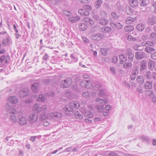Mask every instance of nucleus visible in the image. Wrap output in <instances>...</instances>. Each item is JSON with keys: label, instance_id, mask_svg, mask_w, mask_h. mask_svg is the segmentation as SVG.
Returning <instances> with one entry per match:
<instances>
[{"label": "nucleus", "instance_id": "8", "mask_svg": "<svg viewBox=\"0 0 156 156\" xmlns=\"http://www.w3.org/2000/svg\"><path fill=\"white\" fill-rule=\"evenodd\" d=\"M17 122L20 125H24L27 123V119L24 115H20L18 117Z\"/></svg>", "mask_w": 156, "mask_h": 156}, {"label": "nucleus", "instance_id": "13", "mask_svg": "<svg viewBox=\"0 0 156 156\" xmlns=\"http://www.w3.org/2000/svg\"><path fill=\"white\" fill-rule=\"evenodd\" d=\"M11 116L10 118L11 121L13 122H16L17 121L16 117L14 115L16 114V110L14 109H11L10 111Z\"/></svg>", "mask_w": 156, "mask_h": 156}, {"label": "nucleus", "instance_id": "45", "mask_svg": "<svg viewBox=\"0 0 156 156\" xmlns=\"http://www.w3.org/2000/svg\"><path fill=\"white\" fill-rule=\"evenodd\" d=\"M127 38L129 41H134L136 40V38L133 37L130 35H128V36H127Z\"/></svg>", "mask_w": 156, "mask_h": 156}, {"label": "nucleus", "instance_id": "50", "mask_svg": "<svg viewBox=\"0 0 156 156\" xmlns=\"http://www.w3.org/2000/svg\"><path fill=\"white\" fill-rule=\"evenodd\" d=\"M140 138L143 141L146 142H148L149 140V138L148 137L145 136H141L140 137Z\"/></svg>", "mask_w": 156, "mask_h": 156}, {"label": "nucleus", "instance_id": "16", "mask_svg": "<svg viewBox=\"0 0 156 156\" xmlns=\"http://www.w3.org/2000/svg\"><path fill=\"white\" fill-rule=\"evenodd\" d=\"M136 15H131L129 17L126 21V24H130L132 23L134 20H136Z\"/></svg>", "mask_w": 156, "mask_h": 156}, {"label": "nucleus", "instance_id": "37", "mask_svg": "<svg viewBox=\"0 0 156 156\" xmlns=\"http://www.w3.org/2000/svg\"><path fill=\"white\" fill-rule=\"evenodd\" d=\"M144 76L147 77L148 79H151L152 78V76L151 74V72L150 71H146Z\"/></svg>", "mask_w": 156, "mask_h": 156}, {"label": "nucleus", "instance_id": "57", "mask_svg": "<svg viewBox=\"0 0 156 156\" xmlns=\"http://www.w3.org/2000/svg\"><path fill=\"white\" fill-rule=\"evenodd\" d=\"M136 90L137 92L140 93V94H142L143 88L140 86H138L136 88Z\"/></svg>", "mask_w": 156, "mask_h": 156}, {"label": "nucleus", "instance_id": "10", "mask_svg": "<svg viewBox=\"0 0 156 156\" xmlns=\"http://www.w3.org/2000/svg\"><path fill=\"white\" fill-rule=\"evenodd\" d=\"M146 56V54L143 51L136 52L135 53V57L138 60H141Z\"/></svg>", "mask_w": 156, "mask_h": 156}, {"label": "nucleus", "instance_id": "40", "mask_svg": "<svg viewBox=\"0 0 156 156\" xmlns=\"http://www.w3.org/2000/svg\"><path fill=\"white\" fill-rule=\"evenodd\" d=\"M148 65L149 69H152V67H154L155 63L152 60H150L149 62L148 63Z\"/></svg>", "mask_w": 156, "mask_h": 156}, {"label": "nucleus", "instance_id": "62", "mask_svg": "<svg viewBox=\"0 0 156 156\" xmlns=\"http://www.w3.org/2000/svg\"><path fill=\"white\" fill-rule=\"evenodd\" d=\"M48 108V107H47V106L46 105H44L42 107V110L43 112L44 113H45L47 112V109Z\"/></svg>", "mask_w": 156, "mask_h": 156}, {"label": "nucleus", "instance_id": "49", "mask_svg": "<svg viewBox=\"0 0 156 156\" xmlns=\"http://www.w3.org/2000/svg\"><path fill=\"white\" fill-rule=\"evenodd\" d=\"M146 94L147 95L153 96L154 94L153 92L151 90H147L146 91Z\"/></svg>", "mask_w": 156, "mask_h": 156}, {"label": "nucleus", "instance_id": "56", "mask_svg": "<svg viewBox=\"0 0 156 156\" xmlns=\"http://www.w3.org/2000/svg\"><path fill=\"white\" fill-rule=\"evenodd\" d=\"M72 94V93L69 90H67L66 91V95L69 98H71Z\"/></svg>", "mask_w": 156, "mask_h": 156}, {"label": "nucleus", "instance_id": "24", "mask_svg": "<svg viewBox=\"0 0 156 156\" xmlns=\"http://www.w3.org/2000/svg\"><path fill=\"white\" fill-rule=\"evenodd\" d=\"M152 85V82L149 81H147L144 85V87L146 89H150L151 88Z\"/></svg>", "mask_w": 156, "mask_h": 156}, {"label": "nucleus", "instance_id": "31", "mask_svg": "<svg viewBox=\"0 0 156 156\" xmlns=\"http://www.w3.org/2000/svg\"><path fill=\"white\" fill-rule=\"evenodd\" d=\"M136 80L140 84H143L144 83L143 78L140 76H138L137 77Z\"/></svg>", "mask_w": 156, "mask_h": 156}, {"label": "nucleus", "instance_id": "20", "mask_svg": "<svg viewBox=\"0 0 156 156\" xmlns=\"http://www.w3.org/2000/svg\"><path fill=\"white\" fill-rule=\"evenodd\" d=\"M39 83H35L32 85L31 87V90L34 92L37 93L38 90Z\"/></svg>", "mask_w": 156, "mask_h": 156}, {"label": "nucleus", "instance_id": "29", "mask_svg": "<svg viewBox=\"0 0 156 156\" xmlns=\"http://www.w3.org/2000/svg\"><path fill=\"white\" fill-rule=\"evenodd\" d=\"M137 29L139 31H142L145 29L144 25L143 24H139L136 26Z\"/></svg>", "mask_w": 156, "mask_h": 156}, {"label": "nucleus", "instance_id": "7", "mask_svg": "<svg viewBox=\"0 0 156 156\" xmlns=\"http://www.w3.org/2000/svg\"><path fill=\"white\" fill-rule=\"evenodd\" d=\"M126 53L128 57V60L130 62L133 61L134 55L132 50L129 48H128L126 49Z\"/></svg>", "mask_w": 156, "mask_h": 156}, {"label": "nucleus", "instance_id": "12", "mask_svg": "<svg viewBox=\"0 0 156 156\" xmlns=\"http://www.w3.org/2000/svg\"><path fill=\"white\" fill-rule=\"evenodd\" d=\"M97 104L98 106H104L107 102L105 99H103L100 98H97L96 99Z\"/></svg>", "mask_w": 156, "mask_h": 156}, {"label": "nucleus", "instance_id": "59", "mask_svg": "<svg viewBox=\"0 0 156 156\" xmlns=\"http://www.w3.org/2000/svg\"><path fill=\"white\" fill-rule=\"evenodd\" d=\"M140 45L137 44H136L133 47V49L135 50H140L138 48L140 47Z\"/></svg>", "mask_w": 156, "mask_h": 156}, {"label": "nucleus", "instance_id": "6", "mask_svg": "<svg viewBox=\"0 0 156 156\" xmlns=\"http://www.w3.org/2000/svg\"><path fill=\"white\" fill-rule=\"evenodd\" d=\"M38 117L37 114L33 113L29 115L28 120L31 123H34L37 121Z\"/></svg>", "mask_w": 156, "mask_h": 156}, {"label": "nucleus", "instance_id": "18", "mask_svg": "<svg viewBox=\"0 0 156 156\" xmlns=\"http://www.w3.org/2000/svg\"><path fill=\"white\" fill-rule=\"evenodd\" d=\"M140 71H142L145 70L147 67V63L144 60H142L140 64Z\"/></svg>", "mask_w": 156, "mask_h": 156}, {"label": "nucleus", "instance_id": "35", "mask_svg": "<svg viewBox=\"0 0 156 156\" xmlns=\"http://www.w3.org/2000/svg\"><path fill=\"white\" fill-rule=\"evenodd\" d=\"M5 60V63H7L8 61L7 59H5V55H3L0 58V67H2V64Z\"/></svg>", "mask_w": 156, "mask_h": 156}, {"label": "nucleus", "instance_id": "44", "mask_svg": "<svg viewBox=\"0 0 156 156\" xmlns=\"http://www.w3.org/2000/svg\"><path fill=\"white\" fill-rule=\"evenodd\" d=\"M45 99V98L43 95H40L37 99V100L38 101H43Z\"/></svg>", "mask_w": 156, "mask_h": 156}, {"label": "nucleus", "instance_id": "15", "mask_svg": "<svg viewBox=\"0 0 156 156\" xmlns=\"http://www.w3.org/2000/svg\"><path fill=\"white\" fill-rule=\"evenodd\" d=\"M8 101L12 104H16L18 102L17 98L15 96H10L8 98Z\"/></svg>", "mask_w": 156, "mask_h": 156}, {"label": "nucleus", "instance_id": "14", "mask_svg": "<svg viewBox=\"0 0 156 156\" xmlns=\"http://www.w3.org/2000/svg\"><path fill=\"white\" fill-rule=\"evenodd\" d=\"M61 117L62 115L60 113L57 112L50 113L48 115V118L49 119L55 118H59Z\"/></svg>", "mask_w": 156, "mask_h": 156}, {"label": "nucleus", "instance_id": "54", "mask_svg": "<svg viewBox=\"0 0 156 156\" xmlns=\"http://www.w3.org/2000/svg\"><path fill=\"white\" fill-rule=\"evenodd\" d=\"M40 118L41 120H44L46 118H48V115L46 116L45 113H44L43 114H41L40 116Z\"/></svg>", "mask_w": 156, "mask_h": 156}, {"label": "nucleus", "instance_id": "42", "mask_svg": "<svg viewBox=\"0 0 156 156\" xmlns=\"http://www.w3.org/2000/svg\"><path fill=\"white\" fill-rule=\"evenodd\" d=\"M132 66V63L130 62H126L123 65V66L124 68L126 69Z\"/></svg>", "mask_w": 156, "mask_h": 156}, {"label": "nucleus", "instance_id": "53", "mask_svg": "<svg viewBox=\"0 0 156 156\" xmlns=\"http://www.w3.org/2000/svg\"><path fill=\"white\" fill-rule=\"evenodd\" d=\"M62 12L63 14L68 16H70L71 14V13L70 12L67 10H64Z\"/></svg>", "mask_w": 156, "mask_h": 156}, {"label": "nucleus", "instance_id": "38", "mask_svg": "<svg viewBox=\"0 0 156 156\" xmlns=\"http://www.w3.org/2000/svg\"><path fill=\"white\" fill-rule=\"evenodd\" d=\"M103 1L101 0H99L95 2L96 8L99 9L101 5L102 4Z\"/></svg>", "mask_w": 156, "mask_h": 156}, {"label": "nucleus", "instance_id": "3", "mask_svg": "<svg viewBox=\"0 0 156 156\" xmlns=\"http://www.w3.org/2000/svg\"><path fill=\"white\" fill-rule=\"evenodd\" d=\"M80 111L82 113L84 116L87 117L89 118L92 117L93 116V114L92 112L87 109L84 107H82L80 109Z\"/></svg>", "mask_w": 156, "mask_h": 156}, {"label": "nucleus", "instance_id": "30", "mask_svg": "<svg viewBox=\"0 0 156 156\" xmlns=\"http://www.w3.org/2000/svg\"><path fill=\"white\" fill-rule=\"evenodd\" d=\"M80 19V18L78 16L69 17V21L70 22L74 23Z\"/></svg>", "mask_w": 156, "mask_h": 156}, {"label": "nucleus", "instance_id": "55", "mask_svg": "<svg viewBox=\"0 0 156 156\" xmlns=\"http://www.w3.org/2000/svg\"><path fill=\"white\" fill-rule=\"evenodd\" d=\"M104 106H97V109L100 112H102L104 110Z\"/></svg>", "mask_w": 156, "mask_h": 156}, {"label": "nucleus", "instance_id": "5", "mask_svg": "<svg viewBox=\"0 0 156 156\" xmlns=\"http://www.w3.org/2000/svg\"><path fill=\"white\" fill-rule=\"evenodd\" d=\"M30 93L29 90L28 88L23 89L20 91L19 93V96L21 97H24L28 96V97L30 95Z\"/></svg>", "mask_w": 156, "mask_h": 156}, {"label": "nucleus", "instance_id": "32", "mask_svg": "<svg viewBox=\"0 0 156 156\" xmlns=\"http://www.w3.org/2000/svg\"><path fill=\"white\" fill-rule=\"evenodd\" d=\"M85 87L87 89H90L92 87L93 84L90 80H86V84Z\"/></svg>", "mask_w": 156, "mask_h": 156}, {"label": "nucleus", "instance_id": "61", "mask_svg": "<svg viewBox=\"0 0 156 156\" xmlns=\"http://www.w3.org/2000/svg\"><path fill=\"white\" fill-rule=\"evenodd\" d=\"M86 84V80H82L80 82V84L83 87H85V84Z\"/></svg>", "mask_w": 156, "mask_h": 156}, {"label": "nucleus", "instance_id": "52", "mask_svg": "<svg viewBox=\"0 0 156 156\" xmlns=\"http://www.w3.org/2000/svg\"><path fill=\"white\" fill-rule=\"evenodd\" d=\"M127 13L129 15H132L133 13V10L130 8H128L126 10Z\"/></svg>", "mask_w": 156, "mask_h": 156}, {"label": "nucleus", "instance_id": "1", "mask_svg": "<svg viewBox=\"0 0 156 156\" xmlns=\"http://www.w3.org/2000/svg\"><path fill=\"white\" fill-rule=\"evenodd\" d=\"M80 106L79 103L71 102L69 105H66L64 107L63 110L66 112V114H68L69 112H74L75 109L79 108Z\"/></svg>", "mask_w": 156, "mask_h": 156}, {"label": "nucleus", "instance_id": "47", "mask_svg": "<svg viewBox=\"0 0 156 156\" xmlns=\"http://www.w3.org/2000/svg\"><path fill=\"white\" fill-rule=\"evenodd\" d=\"M100 51L101 52L102 54L104 55H106L107 54V52L108 51V49L104 48H101L100 49Z\"/></svg>", "mask_w": 156, "mask_h": 156}, {"label": "nucleus", "instance_id": "43", "mask_svg": "<svg viewBox=\"0 0 156 156\" xmlns=\"http://www.w3.org/2000/svg\"><path fill=\"white\" fill-rule=\"evenodd\" d=\"M10 41V38L8 37H7L6 39L2 41V44L3 46L6 45L7 44H9Z\"/></svg>", "mask_w": 156, "mask_h": 156}, {"label": "nucleus", "instance_id": "27", "mask_svg": "<svg viewBox=\"0 0 156 156\" xmlns=\"http://www.w3.org/2000/svg\"><path fill=\"white\" fill-rule=\"evenodd\" d=\"M79 29L81 31H84L87 28V26L83 23L80 24L79 26Z\"/></svg>", "mask_w": 156, "mask_h": 156}, {"label": "nucleus", "instance_id": "60", "mask_svg": "<svg viewBox=\"0 0 156 156\" xmlns=\"http://www.w3.org/2000/svg\"><path fill=\"white\" fill-rule=\"evenodd\" d=\"M105 94V91L103 90H100L98 91V94L101 96H103Z\"/></svg>", "mask_w": 156, "mask_h": 156}, {"label": "nucleus", "instance_id": "25", "mask_svg": "<svg viewBox=\"0 0 156 156\" xmlns=\"http://www.w3.org/2000/svg\"><path fill=\"white\" fill-rule=\"evenodd\" d=\"M119 58L120 59V64H122L123 63L125 62L127 58L123 54L120 55L119 56Z\"/></svg>", "mask_w": 156, "mask_h": 156}, {"label": "nucleus", "instance_id": "23", "mask_svg": "<svg viewBox=\"0 0 156 156\" xmlns=\"http://www.w3.org/2000/svg\"><path fill=\"white\" fill-rule=\"evenodd\" d=\"M111 25L112 27L113 28H116L118 29H121L122 27V26L119 23H111Z\"/></svg>", "mask_w": 156, "mask_h": 156}, {"label": "nucleus", "instance_id": "17", "mask_svg": "<svg viewBox=\"0 0 156 156\" xmlns=\"http://www.w3.org/2000/svg\"><path fill=\"white\" fill-rule=\"evenodd\" d=\"M33 110L36 112H39L42 110V107L40 105L36 104L33 107Z\"/></svg>", "mask_w": 156, "mask_h": 156}, {"label": "nucleus", "instance_id": "4", "mask_svg": "<svg viewBox=\"0 0 156 156\" xmlns=\"http://www.w3.org/2000/svg\"><path fill=\"white\" fill-rule=\"evenodd\" d=\"M143 45H144L146 47H147L144 49V51L147 53H151L152 51H154L155 49L151 47H149L150 46H152L154 43L152 42H149L147 43H146L145 44L143 43Z\"/></svg>", "mask_w": 156, "mask_h": 156}, {"label": "nucleus", "instance_id": "41", "mask_svg": "<svg viewBox=\"0 0 156 156\" xmlns=\"http://www.w3.org/2000/svg\"><path fill=\"white\" fill-rule=\"evenodd\" d=\"M112 18L114 20H116L119 17V14L115 12H113L111 13Z\"/></svg>", "mask_w": 156, "mask_h": 156}, {"label": "nucleus", "instance_id": "11", "mask_svg": "<svg viewBox=\"0 0 156 156\" xmlns=\"http://www.w3.org/2000/svg\"><path fill=\"white\" fill-rule=\"evenodd\" d=\"M138 68L137 67H135L134 68L130 76V78L131 80H133L135 79L136 76L138 74Z\"/></svg>", "mask_w": 156, "mask_h": 156}, {"label": "nucleus", "instance_id": "36", "mask_svg": "<svg viewBox=\"0 0 156 156\" xmlns=\"http://www.w3.org/2000/svg\"><path fill=\"white\" fill-rule=\"evenodd\" d=\"M124 29L126 31L128 32L132 31L134 29V27L132 26L128 25L126 26Z\"/></svg>", "mask_w": 156, "mask_h": 156}, {"label": "nucleus", "instance_id": "51", "mask_svg": "<svg viewBox=\"0 0 156 156\" xmlns=\"http://www.w3.org/2000/svg\"><path fill=\"white\" fill-rule=\"evenodd\" d=\"M84 9L88 10L89 11H91L92 10V7L91 6L88 5H84Z\"/></svg>", "mask_w": 156, "mask_h": 156}, {"label": "nucleus", "instance_id": "9", "mask_svg": "<svg viewBox=\"0 0 156 156\" xmlns=\"http://www.w3.org/2000/svg\"><path fill=\"white\" fill-rule=\"evenodd\" d=\"M104 37V35L102 34L97 33L91 36L92 40L95 41H99Z\"/></svg>", "mask_w": 156, "mask_h": 156}, {"label": "nucleus", "instance_id": "22", "mask_svg": "<svg viewBox=\"0 0 156 156\" xmlns=\"http://www.w3.org/2000/svg\"><path fill=\"white\" fill-rule=\"evenodd\" d=\"M129 4L132 7H135L137 6L138 4V2L137 0H129Z\"/></svg>", "mask_w": 156, "mask_h": 156}, {"label": "nucleus", "instance_id": "58", "mask_svg": "<svg viewBox=\"0 0 156 156\" xmlns=\"http://www.w3.org/2000/svg\"><path fill=\"white\" fill-rule=\"evenodd\" d=\"M151 57L154 60L156 59V51L154 52L153 53H151Z\"/></svg>", "mask_w": 156, "mask_h": 156}, {"label": "nucleus", "instance_id": "48", "mask_svg": "<svg viewBox=\"0 0 156 156\" xmlns=\"http://www.w3.org/2000/svg\"><path fill=\"white\" fill-rule=\"evenodd\" d=\"M82 95L84 98H89L90 97L89 93L87 91H84Z\"/></svg>", "mask_w": 156, "mask_h": 156}, {"label": "nucleus", "instance_id": "34", "mask_svg": "<svg viewBox=\"0 0 156 156\" xmlns=\"http://www.w3.org/2000/svg\"><path fill=\"white\" fill-rule=\"evenodd\" d=\"M149 38L152 41H156V33L154 32L151 33L149 36Z\"/></svg>", "mask_w": 156, "mask_h": 156}, {"label": "nucleus", "instance_id": "21", "mask_svg": "<svg viewBox=\"0 0 156 156\" xmlns=\"http://www.w3.org/2000/svg\"><path fill=\"white\" fill-rule=\"evenodd\" d=\"M148 22L150 25H154L156 23V19L154 16H150L148 19Z\"/></svg>", "mask_w": 156, "mask_h": 156}, {"label": "nucleus", "instance_id": "63", "mask_svg": "<svg viewBox=\"0 0 156 156\" xmlns=\"http://www.w3.org/2000/svg\"><path fill=\"white\" fill-rule=\"evenodd\" d=\"M110 70L113 75H115V74L116 69L113 67H111L110 68Z\"/></svg>", "mask_w": 156, "mask_h": 156}, {"label": "nucleus", "instance_id": "46", "mask_svg": "<svg viewBox=\"0 0 156 156\" xmlns=\"http://www.w3.org/2000/svg\"><path fill=\"white\" fill-rule=\"evenodd\" d=\"M147 0H140L139 2L140 5L142 6H145L146 5Z\"/></svg>", "mask_w": 156, "mask_h": 156}, {"label": "nucleus", "instance_id": "64", "mask_svg": "<svg viewBox=\"0 0 156 156\" xmlns=\"http://www.w3.org/2000/svg\"><path fill=\"white\" fill-rule=\"evenodd\" d=\"M118 60V58L117 56H114L112 59V62L114 63H116Z\"/></svg>", "mask_w": 156, "mask_h": 156}, {"label": "nucleus", "instance_id": "28", "mask_svg": "<svg viewBox=\"0 0 156 156\" xmlns=\"http://www.w3.org/2000/svg\"><path fill=\"white\" fill-rule=\"evenodd\" d=\"M74 115L76 118L77 119H82L83 118V115L78 111L75 112Z\"/></svg>", "mask_w": 156, "mask_h": 156}, {"label": "nucleus", "instance_id": "2", "mask_svg": "<svg viewBox=\"0 0 156 156\" xmlns=\"http://www.w3.org/2000/svg\"><path fill=\"white\" fill-rule=\"evenodd\" d=\"M72 82V80L71 78H67L60 82V85L62 87L67 88L71 86Z\"/></svg>", "mask_w": 156, "mask_h": 156}, {"label": "nucleus", "instance_id": "26", "mask_svg": "<svg viewBox=\"0 0 156 156\" xmlns=\"http://www.w3.org/2000/svg\"><path fill=\"white\" fill-rule=\"evenodd\" d=\"M108 23V20L105 19H101L99 21V24L101 25L104 26L106 25Z\"/></svg>", "mask_w": 156, "mask_h": 156}, {"label": "nucleus", "instance_id": "33", "mask_svg": "<svg viewBox=\"0 0 156 156\" xmlns=\"http://www.w3.org/2000/svg\"><path fill=\"white\" fill-rule=\"evenodd\" d=\"M111 29L108 27H103L101 29V31L102 32L107 33L110 31Z\"/></svg>", "mask_w": 156, "mask_h": 156}, {"label": "nucleus", "instance_id": "19", "mask_svg": "<svg viewBox=\"0 0 156 156\" xmlns=\"http://www.w3.org/2000/svg\"><path fill=\"white\" fill-rule=\"evenodd\" d=\"M78 13L82 16H87L89 14V12L84 9H80L78 10Z\"/></svg>", "mask_w": 156, "mask_h": 156}, {"label": "nucleus", "instance_id": "39", "mask_svg": "<svg viewBox=\"0 0 156 156\" xmlns=\"http://www.w3.org/2000/svg\"><path fill=\"white\" fill-rule=\"evenodd\" d=\"M101 87V84L100 83H97L94 86H92L93 89L94 90H98Z\"/></svg>", "mask_w": 156, "mask_h": 156}]
</instances>
